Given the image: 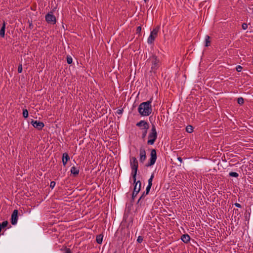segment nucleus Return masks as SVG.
Returning a JSON list of instances; mask_svg holds the SVG:
<instances>
[{
  "label": "nucleus",
  "instance_id": "14",
  "mask_svg": "<svg viewBox=\"0 0 253 253\" xmlns=\"http://www.w3.org/2000/svg\"><path fill=\"white\" fill-rule=\"evenodd\" d=\"M6 22L3 21L2 23V27L0 30V36L1 38H4L5 36V30Z\"/></svg>",
  "mask_w": 253,
  "mask_h": 253
},
{
  "label": "nucleus",
  "instance_id": "38",
  "mask_svg": "<svg viewBox=\"0 0 253 253\" xmlns=\"http://www.w3.org/2000/svg\"><path fill=\"white\" fill-rule=\"evenodd\" d=\"M155 203V204H157V205L158 204V203H157V201H156Z\"/></svg>",
  "mask_w": 253,
  "mask_h": 253
},
{
  "label": "nucleus",
  "instance_id": "19",
  "mask_svg": "<svg viewBox=\"0 0 253 253\" xmlns=\"http://www.w3.org/2000/svg\"><path fill=\"white\" fill-rule=\"evenodd\" d=\"M186 130L187 132L191 133L193 131V127L192 126L189 125L186 126Z\"/></svg>",
  "mask_w": 253,
  "mask_h": 253
},
{
  "label": "nucleus",
  "instance_id": "30",
  "mask_svg": "<svg viewBox=\"0 0 253 253\" xmlns=\"http://www.w3.org/2000/svg\"><path fill=\"white\" fill-rule=\"evenodd\" d=\"M147 194H145V192H144L141 197L138 199V202H139Z\"/></svg>",
  "mask_w": 253,
  "mask_h": 253
},
{
  "label": "nucleus",
  "instance_id": "8",
  "mask_svg": "<svg viewBox=\"0 0 253 253\" xmlns=\"http://www.w3.org/2000/svg\"><path fill=\"white\" fill-rule=\"evenodd\" d=\"M134 183H135V184L134 185L133 192L132 195V198H134L136 196L138 192L140 191L141 188V182L139 180L137 181V182L135 181V182Z\"/></svg>",
  "mask_w": 253,
  "mask_h": 253
},
{
  "label": "nucleus",
  "instance_id": "1",
  "mask_svg": "<svg viewBox=\"0 0 253 253\" xmlns=\"http://www.w3.org/2000/svg\"><path fill=\"white\" fill-rule=\"evenodd\" d=\"M138 111L143 116H148L152 112L151 101L150 100L141 103L138 107Z\"/></svg>",
  "mask_w": 253,
  "mask_h": 253
},
{
  "label": "nucleus",
  "instance_id": "34",
  "mask_svg": "<svg viewBox=\"0 0 253 253\" xmlns=\"http://www.w3.org/2000/svg\"><path fill=\"white\" fill-rule=\"evenodd\" d=\"M123 113V109H118L117 111V113L119 114V115H121Z\"/></svg>",
  "mask_w": 253,
  "mask_h": 253
},
{
  "label": "nucleus",
  "instance_id": "9",
  "mask_svg": "<svg viewBox=\"0 0 253 253\" xmlns=\"http://www.w3.org/2000/svg\"><path fill=\"white\" fill-rule=\"evenodd\" d=\"M31 123L35 128L38 130L42 129L44 126L43 123L37 120L35 121L34 120H32Z\"/></svg>",
  "mask_w": 253,
  "mask_h": 253
},
{
  "label": "nucleus",
  "instance_id": "32",
  "mask_svg": "<svg viewBox=\"0 0 253 253\" xmlns=\"http://www.w3.org/2000/svg\"><path fill=\"white\" fill-rule=\"evenodd\" d=\"M141 27L140 26H138L136 29V34H140L141 33Z\"/></svg>",
  "mask_w": 253,
  "mask_h": 253
},
{
  "label": "nucleus",
  "instance_id": "33",
  "mask_svg": "<svg viewBox=\"0 0 253 253\" xmlns=\"http://www.w3.org/2000/svg\"><path fill=\"white\" fill-rule=\"evenodd\" d=\"M242 28L243 30H246L248 28V24L246 23H243L242 24Z\"/></svg>",
  "mask_w": 253,
  "mask_h": 253
},
{
  "label": "nucleus",
  "instance_id": "24",
  "mask_svg": "<svg viewBox=\"0 0 253 253\" xmlns=\"http://www.w3.org/2000/svg\"><path fill=\"white\" fill-rule=\"evenodd\" d=\"M72 58L71 56H67V62L68 64H70L72 63Z\"/></svg>",
  "mask_w": 253,
  "mask_h": 253
},
{
  "label": "nucleus",
  "instance_id": "29",
  "mask_svg": "<svg viewBox=\"0 0 253 253\" xmlns=\"http://www.w3.org/2000/svg\"><path fill=\"white\" fill-rule=\"evenodd\" d=\"M55 184H56V182L55 181H51L50 182V187L51 188V189H53V188L55 187Z\"/></svg>",
  "mask_w": 253,
  "mask_h": 253
},
{
  "label": "nucleus",
  "instance_id": "12",
  "mask_svg": "<svg viewBox=\"0 0 253 253\" xmlns=\"http://www.w3.org/2000/svg\"><path fill=\"white\" fill-rule=\"evenodd\" d=\"M139 161L143 163L146 159V151L143 147H141L139 150Z\"/></svg>",
  "mask_w": 253,
  "mask_h": 253
},
{
  "label": "nucleus",
  "instance_id": "11",
  "mask_svg": "<svg viewBox=\"0 0 253 253\" xmlns=\"http://www.w3.org/2000/svg\"><path fill=\"white\" fill-rule=\"evenodd\" d=\"M136 126L139 127L142 129H148L149 127V124L145 121L141 120L136 124Z\"/></svg>",
  "mask_w": 253,
  "mask_h": 253
},
{
  "label": "nucleus",
  "instance_id": "25",
  "mask_svg": "<svg viewBox=\"0 0 253 253\" xmlns=\"http://www.w3.org/2000/svg\"><path fill=\"white\" fill-rule=\"evenodd\" d=\"M151 186V185H147L145 191V194H148L149 193Z\"/></svg>",
  "mask_w": 253,
  "mask_h": 253
},
{
  "label": "nucleus",
  "instance_id": "37",
  "mask_svg": "<svg viewBox=\"0 0 253 253\" xmlns=\"http://www.w3.org/2000/svg\"><path fill=\"white\" fill-rule=\"evenodd\" d=\"M235 206H241V205H240V204H239L238 203H235Z\"/></svg>",
  "mask_w": 253,
  "mask_h": 253
},
{
  "label": "nucleus",
  "instance_id": "2",
  "mask_svg": "<svg viewBox=\"0 0 253 253\" xmlns=\"http://www.w3.org/2000/svg\"><path fill=\"white\" fill-rule=\"evenodd\" d=\"M130 167L132 170L131 175L133 180V182L136 180V174L138 170V162L135 157H132L130 160Z\"/></svg>",
  "mask_w": 253,
  "mask_h": 253
},
{
  "label": "nucleus",
  "instance_id": "5",
  "mask_svg": "<svg viewBox=\"0 0 253 253\" xmlns=\"http://www.w3.org/2000/svg\"><path fill=\"white\" fill-rule=\"evenodd\" d=\"M150 159L149 162L146 165V167H151L154 165L157 160V153L155 149H152L151 151Z\"/></svg>",
  "mask_w": 253,
  "mask_h": 253
},
{
  "label": "nucleus",
  "instance_id": "3",
  "mask_svg": "<svg viewBox=\"0 0 253 253\" xmlns=\"http://www.w3.org/2000/svg\"><path fill=\"white\" fill-rule=\"evenodd\" d=\"M157 138V132L154 125H153L151 129V132L148 135V140L147 144L148 145H153Z\"/></svg>",
  "mask_w": 253,
  "mask_h": 253
},
{
  "label": "nucleus",
  "instance_id": "28",
  "mask_svg": "<svg viewBox=\"0 0 253 253\" xmlns=\"http://www.w3.org/2000/svg\"><path fill=\"white\" fill-rule=\"evenodd\" d=\"M22 65L21 64H19L18 67V72L21 73L22 72Z\"/></svg>",
  "mask_w": 253,
  "mask_h": 253
},
{
  "label": "nucleus",
  "instance_id": "40",
  "mask_svg": "<svg viewBox=\"0 0 253 253\" xmlns=\"http://www.w3.org/2000/svg\"><path fill=\"white\" fill-rule=\"evenodd\" d=\"M116 253V252H115V253Z\"/></svg>",
  "mask_w": 253,
  "mask_h": 253
},
{
  "label": "nucleus",
  "instance_id": "23",
  "mask_svg": "<svg viewBox=\"0 0 253 253\" xmlns=\"http://www.w3.org/2000/svg\"><path fill=\"white\" fill-rule=\"evenodd\" d=\"M237 102H238V103L240 105H242L244 104V98L243 97H239L237 99Z\"/></svg>",
  "mask_w": 253,
  "mask_h": 253
},
{
  "label": "nucleus",
  "instance_id": "21",
  "mask_svg": "<svg viewBox=\"0 0 253 253\" xmlns=\"http://www.w3.org/2000/svg\"><path fill=\"white\" fill-rule=\"evenodd\" d=\"M229 175L230 176L235 177H238L239 176V174L236 172H230Z\"/></svg>",
  "mask_w": 253,
  "mask_h": 253
},
{
  "label": "nucleus",
  "instance_id": "27",
  "mask_svg": "<svg viewBox=\"0 0 253 253\" xmlns=\"http://www.w3.org/2000/svg\"><path fill=\"white\" fill-rule=\"evenodd\" d=\"M144 130L143 131L142 134V138H144L146 136V135L147 133L148 129H144Z\"/></svg>",
  "mask_w": 253,
  "mask_h": 253
},
{
  "label": "nucleus",
  "instance_id": "20",
  "mask_svg": "<svg viewBox=\"0 0 253 253\" xmlns=\"http://www.w3.org/2000/svg\"><path fill=\"white\" fill-rule=\"evenodd\" d=\"M22 114H23V117L24 118H28V110L26 109H23V110Z\"/></svg>",
  "mask_w": 253,
  "mask_h": 253
},
{
  "label": "nucleus",
  "instance_id": "18",
  "mask_svg": "<svg viewBox=\"0 0 253 253\" xmlns=\"http://www.w3.org/2000/svg\"><path fill=\"white\" fill-rule=\"evenodd\" d=\"M210 37L208 35H206L205 37V46H209L210 44Z\"/></svg>",
  "mask_w": 253,
  "mask_h": 253
},
{
  "label": "nucleus",
  "instance_id": "22",
  "mask_svg": "<svg viewBox=\"0 0 253 253\" xmlns=\"http://www.w3.org/2000/svg\"><path fill=\"white\" fill-rule=\"evenodd\" d=\"M154 177V173H152V175H151L150 178L148 179V185H151V186L152 185V181H153V179Z\"/></svg>",
  "mask_w": 253,
  "mask_h": 253
},
{
  "label": "nucleus",
  "instance_id": "36",
  "mask_svg": "<svg viewBox=\"0 0 253 253\" xmlns=\"http://www.w3.org/2000/svg\"><path fill=\"white\" fill-rule=\"evenodd\" d=\"M177 160L180 162H182V159L181 157H178Z\"/></svg>",
  "mask_w": 253,
  "mask_h": 253
},
{
  "label": "nucleus",
  "instance_id": "13",
  "mask_svg": "<svg viewBox=\"0 0 253 253\" xmlns=\"http://www.w3.org/2000/svg\"><path fill=\"white\" fill-rule=\"evenodd\" d=\"M70 160V157L67 153H63L62 155V163L64 166H65L67 162Z\"/></svg>",
  "mask_w": 253,
  "mask_h": 253
},
{
  "label": "nucleus",
  "instance_id": "15",
  "mask_svg": "<svg viewBox=\"0 0 253 253\" xmlns=\"http://www.w3.org/2000/svg\"><path fill=\"white\" fill-rule=\"evenodd\" d=\"M181 240L185 243H187L190 240V237L188 234H184L181 237Z\"/></svg>",
  "mask_w": 253,
  "mask_h": 253
},
{
  "label": "nucleus",
  "instance_id": "17",
  "mask_svg": "<svg viewBox=\"0 0 253 253\" xmlns=\"http://www.w3.org/2000/svg\"><path fill=\"white\" fill-rule=\"evenodd\" d=\"M103 235L99 234L96 236V242L98 244H101L102 243Z\"/></svg>",
  "mask_w": 253,
  "mask_h": 253
},
{
  "label": "nucleus",
  "instance_id": "39",
  "mask_svg": "<svg viewBox=\"0 0 253 253\" xmlns=\"http://www.w3.org/2000/svg\"><path fill=\"white\" fill-rule=\"evenodd\" d=\"M145 1H146V0H144Z\"/></svg>",
  "mask_w": 253,
  "mask_h": 253
},
{
  "label": "nucleus",
  "instance_id": "6",
  "mask_svg": "<svg viewBox=\"0 0 253 253\" xmlns=\"http://www.w3.org/2000/svg\"><path fill=\"white\" fill-rule=\"evenodd\" d=\"M45 19L48 24L54 25L56 22V17L51 12L47 13L45 16Z\"/></svg>",
  "mask_w": 253,
  "mask_h": 253
},
{
  "label": "nucleus",
  "instance_id": "35",
  "mask_svg": "<svg viewBox=\"0 0 253 253\" xmlns=\"http://www.w3.org/2000/svg\"><path fill=\"white\" fill-rule=\"evenodd\" d=\"M64 253H72L70 249H66Z\"/></svg>",
  "mask_w": 253,
  "mask_h": 253
},
{
  "label": "nucleus",
  "instance_id": "26",
  "mask_svg": "<svg viewBox=\"0 0 253 253\" xmlns=\"http://www.w3.org/2000/svg\"><path fill=\"white\" fill-rule=\"evenodd\" d=\"M143 240V238L142 236H139L138 237L137 239V241L138 243H141L142 242Z\"/></svg>",
  "mask_w": 253,
  "mask_h": 253
},
{
  "label": "nucleus",
  "instance_id": "7",
  "mask_svg": "<svg viewBox=\"0 0 253 253\" xmlns=\"http://www.w3.org/2000/svg\"><path fill=\"white\" fill-rule=\"evenodd\" d=\"M150 60L152 62V69L156 70L157 69L159 65V60L158 59L157 57L155 55H152L150 57Z\"/></svg>",
  "mask_w": 253,
  "mask_h": 253
},
{
  "label": "nucleus",
  "instance_id": "10",
  "mask_svg": "<svg viewBox=\"0 0 253 253\" xmlns=\"http://www.w3.org/2000/svg\"><path fill=\"white\" fill-rule=\"evenodd\" d=\"M18 211L17 210H14L11 217V222L12 225L17 224L18 220Z\"/></svg>",
  "mask_w": 253,
  "mask_h": 253
},
{
  "label": "nucleus",
  "instance_id": "4",
  "mask_svg": "<svg viewBox=\"0 0 253 253\" xmlns=\"http://www.w3.org/2000/svg\"><path fill=\"white\" fill-rule=\"evenodd\" d=\"M159 30V27H156L151 32L150 35H149L148 40H147V42L149 44H152L154 42V41H155L156 38L157 36Z\"/></svg>",
  "mask_w": 253,
  "mask_h": 253
},
{
  "label": "nucleus",
  "instance_id": "16",
  "mask_svg": "<svg viewBox=\"0 0 253 253\" xmlns=\"http://www.w3.org/2000/svg\"><path fill=\"white\" fill-rule=\"evenodd\" d=\"M70 171L72 174H74L75 176H76L79 173V169L74 166L71 168Z\"/></svg>",
  "mask_w": 253,
  "mask_h": 253
},
{
  "label": "nucleus",
  "instance_id": "31",
  "mask_svg": "<svg viewBox=\"0 0 253 253\" xmlns=\"http://www.w3.org/2000/svg\"><path fill=\"white\" fill-rule=\"evenodd\" d=\"M243 68L241 66L238 65L236 67V71L238 72H240L242 71Z\"/></svg>",
  "mask_w": 253,
  "mask_h": 253
}]
</instances>
